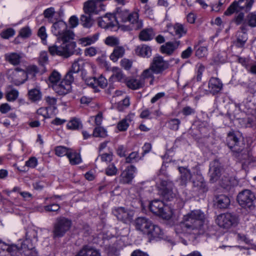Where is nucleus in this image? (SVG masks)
<instances>
[{"label":"nucleus","instance_id":"obj_46","mask_svg":"<svg viewBox=\"0 0 256 256\" xmlns=\"http://www.w3.org/2000/svg\"><path fill=\"white\" fill-rule=\"evenodd\" d=\"M113 74L112 78L118 82H121L124 78V75L122 71L117 67H114L112 69Z\"/></svg>","mask_w":256,"mask_h":256},{"label":"nucleus","instance_id":"obj_57","mask_svg":"<svg viewBox=\"0 0 256 256\" xmlns=\"http://www.w3.org/2000/svg\"><path fill=\"white\" fill-rule=\"evenodd\" d=\"M208 54V48L206 46H200L196 51V56L199 58H202Z\"/></svg>","mask_w":256,"mask_h":256},{"label":"nucleus","instance_id":"obj_17","mask_svg":"<svg viewBox=\"0 0 256 256\" xmlns=\"http://www.w3.org/2000/svg\"><path fill=\"white\" fill-rule=\"evenodd\" d=\"M152 226V222L146 218L139 217L135 220L136 228L144 234L150 232V228Z\"/></svg>","mask_w":256,"mask_h":256},{"label":"nucleus","instance_id":"obj_26","mask_svg":"<svg viewBox=\"0 0 256 256\" xmlns=\"http://www.w3.org/2000/svg\"><path fill=\"white\" fill-rule=\"evenodd\" d=\"M195 178L192 180L193 186L196 188V190H200L201 192H205L207 190L206 182L202 175L198 172L194 175Z\"/></svg>","mask_w":256,"mask_h":256},{"label":"nucleus","instance_id":"obj_16","mask_svg":"<svg viewBox=\"0 0 256 256\" xmlns=\"http://www.w3.org/2000/svg\"><path fill=\"white\" fill-rule=\"evenodd\" d=\"M127 22L130 24V26L126 28L128 30H138L142 27V22L139 19V14L138 12H130Z\"/></svg>","mask_w":256,"mask_h":256},{"label":"nucleus","instance_id":"obj_12","mask_svg":"<svg viewBox=\"0 0 256 256\" xmlns=\"http://www.w3.org/2000/svg\"><path fill=\"white\" fill-rule=\"evenodd\" d=\"M222 168L221 164L218 160L212 161L210 165V181L212 183L217 182L222 174Z\"/></svg>","mask_w":256,"mask_h":256},{"label":"nucleus","instance_id":"obj_64","mask_svg":"<svg viewBox=\"0 0 256 256\" xmlns=\"http://www.w3.org/2000/svg\"><path fill=\"white\" fill-rule=\"evenodd\" d=\"M118 170L114 164H110L106 170L108 176H114L116 174Z\"/></svg>","mask_w":256,"mask_h":256},{"label":"nucleus","instance_id":"obj_50","mask_svg":"<svg viewBox=\"0 0 256 256\" xmlns=\"http://www.w3.org/2000/svg\"><path fill=\"white\" fill-rule=\"evenodd\" d=\"M248 25L251 27L256 26V14L254 13L249 14L246 19Z\"/></svg>","mask_w":256,"mask_h":256},{"label":"nucleus","instance_id":"obj_19","mask_svg":"<svg viewBox=\"0 0 256 256\" xmlns=\"http://www.w3.org/2000/svg\"><path fill=\"white\" fill-rule=\"evenodd\" d=\"M75 256H102L100 250L93 246L86 244L82 246Z\"/></svg>","mask_w":256,"mask_h":256},{"label":"nucleus","instance_id":"obj_51","mask_svg":"<svg viewBox=\"0 0 256 256\" xmlns=\"http://www.w3.org/2000/svg\"><path fill=\"white\" fill-rule=\"evenodd\" d=\"M55 14L54 9L53 8H50L46 9L44 12V18L48 19V20L51 22H53L52 18Z\"/></svg>","mask_w":256,"mask_h":256},{"label":"nucleus","instance_id":"obj_48","mask_svg":"<svg viewBox=\"0 0 256 256\" xmlns=\"http://www.w3.org/2000/svg\"><path fill=\"white\" fill-rule=\"evenodd\" d=\"M60 79V74L55 70L52 71L48 77V80L52 85L57 84Z\"/></svg>","mask_w":256,"mask_h":256},{"label":"nucleus","instance_id":"obj_47","mask_svg":"<svg viewBox=\"0 0 256 256\" xmlns=\"http://www.w3.org/2000/svg\"><path fill=\"white\" fill-rule=\"evenodd\" d=\"M168 128L171 130H178L180 124V120L178 118H172L166 122Z\"/></svg>","mask_w":256,"mask_h":256},{"label":"nucleus","instance_id":"obj_9","mask_svg":"<svg viewBox=\"0 0 256 256\" xmlns=\"http://www.w3.org/2000/svg\"><path fill=\"white\" fill-rule=\"evenodd\" d=\"M254 1L255 0H238V2L234 1L226 10L224 14L228 16L240 10H244L246 12L249 11L251 9Z\"/></svg>","mask_w":256,"mask_h":256},{"label":"nucleus","instance_id":"obj_58","mask_svg":"<svg viewBox=\"0 0 256 256\" xmlns=\"http://www.w3.org/2000/svg\"><path fill=\"white\" fill-rule=\"evenodd\" d=\"M82 64V60H76L72 64L71 69L72 71L74 74H77L80 70V64Z\"/></svg>","mask_w":256,"mask_h":256},{"label":"nucleus","instance_id":"obj_39","mask_svg":"<svg viewBox=\"0 0 256 256\" xmlns=\"http://www.w3.org/2000/svg\"><path fill=\"white\" fill-rule=\"evenodd\" d=\"M34 242L32 240H30V239L26 238V239L21 242L20 247L18 246V252L20 250H23L24 252L32 250L34 248Z\"/></svg>","mask_w":256,"mask_h":256},{"label":"nucleus","instance_id":"obj_1","mask_svg":"<svg viewBox=\"0 0 256 256\" xmlns=\"http://www.w3.org/2000/svg\"><path fill=\"white\" fill-rule=\"evenodd\" d=\"M180 226L188 232L198 234H203L208 228V224L204 212L194 210L184 216V222Z\"/></svg>","mask_w":256,"mask_h":256},{"label":"nucleus","instance_id":"obj_32","mask_svg":"<svg viewBox=\"0 0 256 256\" xmlns=\"http://www.w3.org/2000/svg\"><path fill=\"white\" fill-rule=\"evenodd\" d=\"M155 74L154 70L152 68H151V66H150V67L144 70L142 73L140 74V77L142 80L144 82V83L145 84V80L146 79L150 78V84H153L154 81V74Z\"/></svg>","mask_w":256,"mask_h":256},{"label":"nucleus","instance_id":"obj_7","mask_svg":"<svg viewBox=\"0 0 256 256\" xmlns=\"http://www.w3.org/2000/svg\"><path fill=\"white\" fill-rule=\"evenodd\" d=\"M156 186L159 192L164 199L166 200H171L176 196L173 192L174 184L169 180L160 179V182L156 183Z\"/></svg>","mask_w":256,"mask_h":256},{"label":"nucleus","instance_id":"obj_14","mask_svg":"<svg viewBox=\"0 0 256 256\" xmlns=\"http://www.w3.org/2000/svg\"><path fill=\"white\" fill-rule=\"evenodd\" d=\"M113 212L118 220L126 224L130 222L134 215L132 210L123 207H120L115 209Z\"/></svg>","mask_w":256,"mask_h":256},{"label":"nucleus","instance_id":"obj_33","mask_svg":"<svg viewBox=\"0 0 256 256\" xmlns=\"http://www.w3.org/2000/svg\"><path fill=\"white\" fill-rule=\"evenodd\" d=\"M155 34L152 28H145L142 30L139 34V38L142 41H148L152 40Z\"/></svg>","mask_w":256,"mask_h":256},{"label":"nucleus","instance_id":"obj_45","mask_svg":"<svg viewBox=\"0 0 256 256\" xmlns=\"http://www.w3.org/2000/svg\"><path fill=\"white\" fill-rule=\"evenodd\" d=\"M67 127L70 130H78L82 127V124L78 119L74 118L67 124Z\"/></svg>","mask_w":256,"mask_h":256},{"label":"nucleus","instance_id":"obj_34","mask_svg":"<svg viewBox=\"0 0 256 256\" xmlns=\"http://www.w3.org/2000/svg\"><path fill=\"white\" fill-rule=\"evenodd\" d=\"M125 53V49L122 46H116L110 55V59L114 62L118 61V59L122 58Z\"/></svg>","mask_w":256,"mask_h":256},{"label":"nucleus","instance_id":"obj_29","mask_svg":"<svg viewBox=\"0 0 256 256\" xmlns=\"http://www.w3.org/2000/svg\"><path fill=\"white\" fill-rule=\"evenodd\" d=\"M130 14V12L128 10L118 8H117L116 12L114 16L115 20L126 22H128Z\"/></svg>","mask_w":256,"mask_h":256},{"label":"nucleus","instance_id":"obj_2","mask_svg":"<svg viewBox=\"0 0 256 256\" xmlns=\"http://www.w3.org/2000/svg\"><path fill=\"white\" fill-rule=\"evenodd\" d=\"M240 139V137H238L234 132H230L228 134L226 142L233 156L242 162L248 159L249 153L248 149L245 148L243 140Z\"/></svg>","mask_w":256,"mask_h":256},{"label":"nucleus","instance_id":"obj_53","mask_svg":"<svg viewBox=\"0 0 256 256\" xmlns=\"http://www.w3.org/2000/svg\"><path fill=\"white\" fill-rule=\"evenodd\" d=\"M138 156L139 154L138 152H133L126 158V163H132L136 162L138 160Z\"/></svg>","mask_w":256,"mask_h":256},{"label":"nucleus","instance_id":"obj_5","mask_svg":"<svg viewBox=\"0 0 256 256\" xmlns=\"http://www.w3.org/2000/svg\"><path fill=\"white\" fill-rule=\"evenodd\" d=\"M62 42V44L59 46L56 44L50 46L48 50L52 55H58L67 58L73 53L76 48V44L70 42Z\"/></svg>","mask_w":256,"mask_h":256},{"label":"nucleus","instance_id":"obj_13","mask_svg":"<svg viewBox=\"0 0 256 256\" xmlns=\"http://www.w3.org/2000/svg\"><path fill=\"white\" fill-rule=\"evenodd\" d=\"M104 6L99 0H90L84 3V10L86 14H97L104 10Z\"/></svg>","mask_w":256,"mask_h":256},{"label":"nucleus","instance_id":"obj_28","mask_svg":"<svg viewBox=\"0 0 256 256\" xmlns=\"http://www.w3.org/2000/svg\"><path fill=\"white\" fill-rule=\"evenodd\" d=\"M171 28H172L174 30V36H177L178 38H182V36L186 34L187 32V28L184 25L180 23H176L173 26L168 27L169 30H170Z\"/></svg>","mask_w":256,"mask_h":256},{"label":"nucleus","instance_id":"obj_40","mask_svg":"<svg viewBox=\"0 0 256 256\" xmlns=\"http://www.w3.org/2000/svg\"><path fill=\"white\" fill-rule=\"evenodd\" d=\"M92 15L85 14L80 17V22L82 25L86 28H89L94 24V20L92 18Z\"/></svg>","mask_w":256,"mask_h":256},{"label":"nucleus","instance_id":"obj_43","mask_svg":"<svg viewBox=\"0 0 256 256\" xmlns=\"http://www.w3.org/2000/svg\"><path fill=\"white\" fill-rule=\"evenodd\" d=\"M68 158L70 163L73 165L78 164L82 161L80 155L75 152H72L71 150L68 154Z\"/></svg>","mask_w":256,"mask_h":256},{"label":"nucleus","instance_id":"obj_22","mask_svg":"<svg viewBox=\"0 0 256 256\" xmlns=\"http://www.w3.org/2000/svg\"><path fill=\"white\" fill-rule=\"evenodd\" d=\"M54 90L59 95H65L72 89V86L66 80H62L59 84L52 85Z\"/></svg>","mask_w":256,"mask_h":256},{"label":"nucleus","instance_id":"obj_10","mask_svg":"<svg viewBox=\"0 0 256 256\" xmlns=\"http://www.w3.org/2000/svg\"><path fill=\"white\" fill-rule=\"evenodd\" d=\"M238 216L231 213H225L218 215L216 222L219 226L224 228H229L238 223Z\"/></svg>","mask_w":256,"mask_h":256},{"label":"nucleus","instance_id":"obj_36","mask_svg":"<svg viewBox=\"0 0 256 256\" xmlns=\"http://www.w3.org/2000/svg\"><path fill=\"white\" fill-rule=\"evenodd\" d=\"M126 86L132 90H138L144 86V84L142 80L140 79L130 78L126 80Z\"/></svg>","mask_w":256,"mask_h":256},{"label":"nucleus","instance_id":"obj_20","mask_svg":"<svg viewBox=\"0 0 256 256\" xmlns=\"http://www.w3.org/2000/svg\"><path fill=\"white\" fill-rule=\"evenodd\" d=\"M222 88L223 84L218 78L212 77L209 80L208 84V91L213 95L220 92Z\"/></svg>","mask_w":256,"mask_h":256},{"label":"nucleus","instance_id":"obj_37","mask_svg":"<svg viewBox=\"0 0 256 256\" xmlns=\"http://www.w3.org/2000/svg\"><path fill=\"white\" fill-rule=\"evenodd\" d=\"M133 115H128L125 118L120 121L117 124L118 129L121 132L126 130L132 121Z\"/></svg>","mask_w":256,"mask_h":256},{"label":"nucleus","instance_id":"obj_27","mask_svg":"<svg viewBox=\"0 0 256 256\" xmlns=\"http://www.w3.org/2000/svg\"><path fill=\"white\" fill-rule=\"evenodd\" d=\"M214 204L220 208H226L230 204V199L224 194L216 196Z\"/></svg>","mask_w":256,"mask_h":256},{"label":"nucleus","instance_id":"obj_41","mask_svg":"<svg viewBox=\"0 0 256 256\" xmlns=\"http://www.w3.org/2000/svg\"><path fill=\"white\" fill-rule=\"evenodd\" d=\"M241 29L243 32L238 34L236 43V46L238 47H242L248 39L246 32H244L246 30L245 26H242Z\"/></svg>","mask_w":256,"mask_h":256},{"label":"nucleus","instance_id":"obj_52","mask_svg":"<svg viewBox=\"0 0 256 256\" xmlns=\"http://www.w3.org/2000/svg\"><path fill=\"white\" fill-rule=\"evenodd\" d=\"M106 44L110 46H118L119 44V40L114 36H108L105 40Z\"/></svg>","mask_w":256,"mask_h":256},{"label":"nucleus","instance_id":"obj_62","mask_svg":"<svg viewBox=\"0 0 256 256\" xmlns=\"http://www.w3.org/2000/svg\"><path fill=\"white\" fill-rule=\"evenodd\" d=\"M101 160L106 163L109 162L112 160L113 154L112 152L104 153L100 156Z\"/></svg>","mask_w":256,"mask_h":256},{"label":"nucleus","instance_id":"obj_44","mask_svg":"<svg viewBox=\"0 0 256 256\" xmlns=\"http://www.w3.org/2000/svg\"><path fill=\"white\" fill-rule=\"evenodd\" d=\"M92 136L94 137L104 138L107 136V131L103 127L97 126L93 131Z\"/></svg>","mask_w":256,"mask_h":256},{"label":"nucleus","instance_id":"obj_55","mask_svg":"<svg viewBox=\"0 0 256 256\" xmlns=\"http://www.w3.org/2000/svg\"><path fill=\"white\" fill-rule=\"evenodd\" d=\"M18 92L16 90H12L6 94V99L8 101L15 100L18 97Z\"/></svg>","mask_w":256,"mask_h":256},{"label":"nucleus","instance_id":"obj_60","mask_svg":"<svg viewBox=\"0 0 256 256\" xmlns=\"http://www.w3.org/2000/svg\"><path fill=\"white\" fill-rule=\"evenodd\" d=\"M120 62V66L126 70H129L132 66V62L128 59L123 58Z\"/></svg>","mask_w":256,"mask_h":256},{"label":"nucleus","instance_id":"obj_21","mask_svg":"<svg viewBox=\"0 0 256 256\" xmlns=\"http://www.w3.org/2000/svg\"><path fill=\"white\" fill-rule=\"evenodd\" d=\"M136 170L132 165L128 166L120 175V182L124 184H130L134 178Z\"/></svg>","mask_w":256,"mask_h":256},{"label":"nucleus","instance_id":"obj_56","mask_svg":"<svg viewBox=\"0 0 256 256\" xmlns=\"http://www.w3.org/2000/svg\"><path fill=\"white\" fill-rule=\"evenodd\" d=\"M26 238L30 240H32L34 242H37V232L33 229L30 230L26 232Z\"/></svg>","mask_w":256,"mask_h":256},{"label":"nucleus","instance_id":"obj_6","mask_svg":"<svg viewBox=\"0 0 256 256\" xmlns=\"http://www.w3.org/2000/svg\"><path fill=\"white\" fill-rule=\"evenodd\" d=\"M236 200L243 208L252 210L254 208L255 196L250 190L246 189L240 192L237 196Z\"/></svg>","mask_w":256,"mask_h":256},{"label":"nucleus","instance_id":"obj_23","mask_svg":"<svg viewBox=\"0 0 256 256\" xmlns=\"http://www.w3.org/2000/svg\"><path fill=\"white\" fill-rule=\"evenodd\" d=\"M114 16L112 14H106L104 16L98 19V25L103 28H113L115 24Z\"/></svg>","mask_w":256,"mask_h":256},{"label":"nucleus","instance_id":"obj_30","mask_svg":"<svg viewBox=\"0 0 256 256\" xmlns=\"http://www.w3.org/2000/svg\"><path fill=\"white\" fill-rule=\"evenodd\" d=\"M164 232L161 228L157 225H154L152 224V226L150 227V232H148V234L151 238V240L162 238L163 236Z\"/></svg>","mask_w":256,"mask_h":256},{"label":"nucleus","instance_id":"obj_3","mask_svg":"<svg viewBox=\"0 0 256 256\" xmlns=\"http://www.w3.org/2000/svg\"><path fill=\"white\" fill-rule=\"evenodd\" d=\"M52 32L57 36L59 41L69 42L74 39V32L68 29L66 24L63 20L54 22L52 27Z\"/></svg>","mask_w":256,"mask_h":256},{"label":"nucleus","instance_id":"obj_42","mask_svg":"<svg viewBox=\"0 0 256 256\" xmlns=\"http://www.w3.org/2000/svg\"><path fill=\"white\" fill-rule=\"evenodd\" d=\"M28 94L30 99L33 102L39 100L42 98V93L40 90L38 88H33L30 90Z\"/></svg>","mask_w":256,"mask_h":256},{"label":"nucleus","instance_id":"obj_61","mask_svg":"<svg viewBox=\"0 0 256 256\" xmlns=\"http://www.w3.org/2000/svg\"><path fill=\"white\" fill-rule=\"evenodd\" d=\"M14 34V29L10 28L2 32L0 36L2 38L8 39L9 38L12 36Z\"/></svg>","mask_w":256,"mask_h":256},{"label":"nucleus","instance_id":"obj_31","mask_svg":"<svg viewBox=\"0 0 256 256\" xmlns=\"http://www.w3.org/2000/svg\"><path fill=\"white\" fill-rule=\"evenodd\" d=\"M136 52L140 56L144 58H149L152 55V48L146 44H142L136 48Z\"/></svg>","mask_w":256,"mask_h":256},{"label":"nucleus","instance_id":"obj_38","mask_svg":"<svg viewBox=\"0 0 256 256\" xmlns=\"http://www.w3.org/2000/svg\"><path fill=\"white\" fill-rule=\"evenodd\" d=\"M99 34L96 33L92 36L82 38L79 40L80 44L83 46L90 45L94 43L98 38Z\"/></svg>","mask_w":256,"mask_h":256},{"label":"nucleus","instance_id":"obj_59","mask_svg":"<svg viewBox=\"0 0 256 256\" xmlns=\"http://www.w3.org/2000/svg\"><path fill=\"white\" fill-rule=\"evenodd\" d=\"M44 209L46 212H55L59 210L60 206L58 204H52L44 206Z\"/></svg>","mask_w":256,"mask_h":256},{"label":"nucleus","instance_id":"obj_24","mask_svg":"<svg viewBox=\"0 0 256 256\" xmlns=\"http://www.w3.org/2000/svg\"><path fill=\"white\" fill-rule=\"evenodd\" d=\"M180 44V41L167 42L160 46V50L162 53L168 56L172 55Z\"/></svg>","mask_w":256,"mask_h":256},{"label":"nucleus","instance_id":"obj_8","mask_svg":"<svg viewBox=\"0 0 256 256\" xmlns=\"http://www.w3.org/2000/svg\"><path fill=\"white\" fill-rule=\"evenodd\" d=\"M72 222L65 217L58 218L54 224V237H62L68 230L71 226Z\"/></svg>","mask_w":256,"mask_h":256},{"label":"nucleus","instance_id":"obj_15","mask_svg":"<svg viewBox=\"0 0 256 256\" xmlns=\"http://www.w3.org/2000/svg\"><path fill=\"white\" fill-rule=\"evenodd\" d=\"M15 75L16 73L20 72V76L22 77L20 80V84H23L30 76L31 78H34L38 72V68L35 66H30L26 72L24 70L20 68H16L14 69Z\"/></svg>","mask_w":256,"mask_h":256},{"label":"nucleus","instance_id":"obj_54","mask_svg":"<svg viewBox=\"0 0 256 256\" xmlns=\"http://www.w3.org/2000/svg\"><path fill=\"white\" fill-rule=\"evenodd\" d=\"M38 36L40 38L42 42L45 44L46 42V38H47V34L46 32V29L44 26H41L38 30Z\"/></svg>","mask_w":256,"mask_h":256},{"label":"nucleus","instance_id":"obj_18","mask_svg":"<svg viewBox=\"0 0 256 256\" xmlns=\"http://www.w3.org/2000/svg\"><path fill=\"white\" fill-rule=\"evenodd\" d=\"M18 250L16 245L9 246L0 240V256H15Z\"/></svg>","mask_w":256,"mask_h":256},{"label":"nucleus","instance_id":"obj_49","mask_svg":"<svg viewBox=\"0 0 256 256\" xmlns=\"http://www.w3.org/2000/svg\"><path fill=\"white\" fill-rule=\"evenodd\" d=\"M70 150L63 146H58L56 148V154L58 156H62L66 155L67 156L70 152Z\"/></svg>","mask_w":256,"mask_h":256},{"label":"nucleus","instance_id":"obj_35","mask_svg":"<svg viewBox=\"0 0 256 256\" xmlns=\"http://www.w3.org/2000/svg\"><path fill=\"white\" fill-rule=\"evenodd\" d=\"M4 56L6 61L14 66L18 64L22 58L21 54L16 52L6 54Z\"/></svg>","mask_w":256,"mask_h":256},{"label":"nucleus","instance_id":"obj_25","mask_svg":"<svg viewBox=\"0 0 256 256\" xmlns=\"http://www.w3.org/2000/svg\"><path fill=\"white\" fill-rule=\"evenodd\" d=\"M178 169L180 174V184L182 186H186L188 182L190 180L192 174L190 170L186 167L180 166Z\"/></svg>","mask_w":256,"mask_h":256},{"label":"nucleus","instance_id":"obj_63","mask_svg":"<svg viewBox=\"0 0 256 256\" xmlns=\"http://www.w3.org/2000/svg\"><path fill=\"white\" fill-rule=\"evenodd\" d=\"M31 34L30 29L28 27H24L20 30L19 35L22 38H26L29 37Z\"/></svg>","mask_w":256,"mask_h":256},{"label":"nucleus","instance_id":"obj_4","mask_svg":"<svg viewBox=\"0 0 256 256\" xmlns=\"http://www.w3.org/2000/svg\"><path fill=\"white\" fill-rule=\"evenodd\" d=\"M149 208L152 213L165 220H170L173 214L171 208L158 200L152 201L150 204Z\"/></svg>","mask_w":256,"mask_h":256},{"label":"nucleus","instance_id":"obj_11","mask_svg":"<svg viewBox=\"0 0 256 256\" xmlns=\"http://www.w3.org/2000/svg\"><path fill=\"white\" fill-rule=\"evenodd\" d=\"M150 66L155 74H160L168 68L170 64L168 61L164 60L162 56L158 55L153 58Z\"/></svg>","mask_w":256,"mask_h":256}]
</instances>
